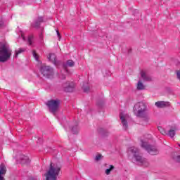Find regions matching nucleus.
Segmentation results:
<instances>
[{
    "instance_id": "1",
    "label": "nucleus",
    "mask_w": 180,
    "mask_h": 180,
    "mask_svg": "<svg viewBox=\"0 0 180 180\" xmlns=\"http://www.w3.org/2000/svg\"><path fill=\"white\" fill-rule=\"evenodd\" d=\"M134 113L136 117H141L143 119L145 122H148L150 117H148V112H147V105L143 102H139L134 106Z\"/></svg>"
},
{
    "instance_id": "2",
    "label": "nucleus",
    "mask_w": 180,
    "mask_h": 180,
    "mask_svg": "<svg viewBox=\"0 0 180 180\" xmlns=\"http://www.w3.org/2000/svg\"><path fill=\"white\" fill-rule=\"evenodd\" d=\"M60 171L61 165L51 162L49 169L44 174L46 180H58L57 177L60 175Z\"/></svg>"
},
{
    "instance_id": "3",
    "label": "nucleus",
    "mask_w": 180,
    "mask_h": 180,
    "mask_svg": "<svg viewBox=\"0 0 180 180\" xmlns=\"http://www.w3.org/2000/svg\"><path fill=\"white\" fill-rule=\"evenodd\" d=\"M12 56V49L6 41L0 42V63H6Z\"/></svg>"
},
{
    "instance_id": "4",
    "label": "nucleus",
    "mask_w": 180,
    "mask_h": 180,
    "mask_svg": "<svg viewBox=\"0 0 180 180\" xmlns=\"http://www.w3.org/2000/svg\"><path fill=\"white\" fill-rule=\"evenodd\" d=\"M45 104L47 105L49 110L52 115L56 116L60 109V105H61V101L59 99H51L48 101Z\"/></svg>"
},
{
    "instance_id": "5",
    "label": "nucleus",
    "mask_w": 180,
    "mask_h": 180,
    "mask_svg": "<svg viewBox=\"0 0 180 180\" xmlns=\"http://www.w3.org/2000/svg\"><path fill=\"white\" fill-rule=\"evenodd\" d=\"M128 151L129 153H131V154L134 155V158H135L136 161L139 162V164H141V165H146V164H148L147 163V160L139 154V148L132 146L129 148Z\"/></svg>"
},
{
    "instance_id": "6",
    "label": "nucleus",
    "mask_w": 180,
    "mask_h": 180,
    "mask_svg": "<svg viewBox=\"0 0 180 180\" xmlns=\"http://www.w3.org/2000/svg\"><path fill=\"white\" fill-rule=\"evenodd\" d=\"M40 72L44 78H47L48 79L54 78V69L51 66H41Z\"/></svg>"
},
{
    "instance_id": "7",
    "label": "nucleus",
    "mask_w": 180,
    "mask_h": 180,
    "mask_svg": "<svg viewBox=\"0 0 180 180\" xmlns=\"http://www.w3.org/2000/svg\"><path fill=\"white\" fill-rule=\"evenodd\" d=\"M141 148H144L150 155H157L159 153L157 147L143 141H141Z\"/></svg>"
},
{
    "instance_id": "8",
    "label": "nucleus",
    "mask_w": 180,
    "mask_h": 180,
    "mask_svg": "<svg viewBox=\"0 0 180 180\" xmlns=\"http://www.w3.org/2000/svg\"><path fill=\"white\" fill-rule=\"evenodd\" d=\"M65 92H73L75 84L72 82H66L63 84Z\"/></svg>"
},
{
    "instance_id": "9",
    "label": "nucleus",
    "mask_w": 180,
    "mask_h": 180,
    "mask_svg": "<svg viewBox=\"0 0 180 180\" xmlns=\"http://www.w3.org/2000/svg\"><path fill=\"white\" fill-rule=\"evenodd\" d=\"M155 106L159 109H163L164 108H169L171 104L168 101H158L155 103Z\"/></svg>"
},
{
    "instance_id": "10",
    "label": "nucleus",
    "mask_w": 180,
    "mask_h": 180,
    "mask_svg": "<svg viewBox=\"0 0 180 180\" xmlns=\"http://www.w3.org/2000/svg\"><path fill=\"white\" fill-rule=\"evenodd\" d=\"M141 78L145 82H151L153 81V78L151 76H150L147 72L144 71L141 72Z\"/></svg>"
},
{
    "instance_id": "11",
    "label": "nucleus",
    "mask_w": 180,
    "mask_h": 180,
    "mask_svg": "<svg viewBox=\"0 0 180 180\" xmlns=\"http://www.w3.org/2000/svg\"><path fill=\"white\" fill-rule=\"evenodd\" d=\"M49 61H51L54 65H58V60H57V56L54 53H49L47 56Z\"/></svg>"
},
{
    "instance_id": "12",
    "label": "nucleus",
    "mask_w": 180,
    "mask_h": 180,
    "mask_svg": "<svg viewBox=\"0 0 180 180\" xmlns=\"http://www.w3.org/2000/svg\"><path fill=\"white\" fill-rule=\"evenodd\" d=\"M6 166L5 164L1 163L0 165V180H5V177H4V175L6 174Z\"/></svg>"
},
{
    "instance_id": "13",
    "label": "nucleus",
    "mask_w": 180,
    "mask_h": 180,
    "mask_svg": "<svg viewBox=\"0 0 180 180\" xmlns=\"http://www.w3.org/2000/svg\"><path fill=\"white\" fill-rule=\"evenodd\" d=\"M44 18L43 17H38L35 20L34 22L31 25L32 27H35V29H39L40 27V23H43Z\"/></svg>"
},
{
    "instance_id": "14",
    "label": "nucleus",
    "mask_w": 180,
    "mask_h": 180,
    "mask_svg": "<svg viewBox=\"0 0 180 180\" xmlns=\"http://www.w3.org/2000/svg\"><path fill=\"white\" fill-rule=\"evenodd\" d=\"M20 160L22 165H27V164H30V159L25 155H21L20 156Z\"/></svg>"
},
{
    "instance_id": "15",
    "label": "nucleus",
    "mask_w": 180,
    "mask_h": 180,
    "mask_svg": "<svg viewBox=\"0 0 180 180\" xmlns=\"http://www.w3.org/2000/svg\"><path fill=\"white\" fill-rule=\"evenodd\" d=\"M120 117L124 130H127L128 124H127V120H126V115H123V114L121 113L120 115Z\"/></svg>"
},
{
    "instance_id": "16",
    "label": "nucleus",
    "mask_w": 180,
    "mask_h": 180,
    "mask_svg": "<svg viewBox=\"0 0 180 180\" xmlns=\"http://www.w3.org/2000/svg\"><path fill=\"white\" fill-rule=\"evenodd\" d=\"M75 65V63L73 62L72 60H67L66 63L63 64V68L65 72H68V70H67V67H74Z\"/></svg>"
},
{
    "instance_id": "17",
    "label": "nucleus",
    "mask_w": 180,
    "mask_h": 180,
    "mask_svg": "<svg viewBox=\"0 0 180 180\" xmlns=\"http://www.w3.org/2000/svg\"><path fill=\"white\" fill-rule=\"evenodd\" d=\"M26 51V49L25 48H20L18 50L15 51V54H14V58H18V56L19 54H22V53H25Z\"/></svg>"
},
{
    "instance_id": "18",
    "label": "nucleus",
    "mask_w": 180,
    "mask_h": 180,
    "mask_svg": "<svg viewBox=\"0 0 180 180\" xmlns=\"http://www.w3.org/2000/svg\"><path fill=\"white\" fill-rule=\"evenodd\" d=\"M136 89H138V91H143V90L146 89V86H144L143 82H141V80H139L138 82L137 86H136Z\"/></svg>"
},
{
    "instance_id": "19",
    "label": "nucleus",
    "mask_w": 180,
    "mask_h": 180,
    "mask_svg": "<svg viewBox=\"0 0 180 180\" xmlns=\"http://www.w3.org/2000/svg\"><path fill=\"white\" fill-rule=\"evenodd\" d=\"M72 132L73 134H78L79 129H78V123L75 122V125L71 128Z\"/></svg>"
},
{
    "instance_id": "20",
    "label": "nucleus",
    "mask_w": 180,
    "mask_h": 180,
    "mask_svg": "<svg viewBox=\"0 0 180 180\" xmlns=\"http://www.w3.org/2000/svg\"><path fill=\"white\" fill-rule=\"evenodd\" d=\"M99 133L100 134H102V136H109V131L104 129L103 128H101L99 129Z\"/></svg>"
},
{
    "instance_id": "21",
    "label": "nucleus",
    "mask_w": 180,
    "mask_h": 180,
    "mask_svg": "<svg viewBox=\"0 0 180 180\" xmlns=\"http://www.w3.org/2000/svg\"><path fill=\"white\" fill-rule=\"evenodd\" d=\"M172 157L175 162H179L180 164V155H176L175 153H173Z\"/></svg>"
},
{
    "instance_id": "22",
    "label": "nucleus",
    "mask_w": 180,
    "mask_h": 180,
    "mask_svg": "<svg viewBox=\"0 0 180 180\" xmlns=\"http://www.w3.org/2000/svg\"><path fill=\"white\" fill-rule=\"evenodd\" d=\"M115 169V166L113 165H110V168L109 169H107L105 170V174L106 175H110V172H112V171H113Z\"/></svg>"
},
{
    "instance_id": "23",
    "label": "nucleus",
    "mask_w": 180,
    "mask_h": 180,
    "mask_svg": "<svg viewBox=\"0 0 180 180\" xmlns=\"http://www.w3.org/2000/svg\"><path fill=\"white\" fill-rule=\"evenodd\" d=\"M175 134H176V133L174 129H170L168 132V136H169V137H172V138H173L175 136Z\"/></svg>"
},
{
    "instance_id": "24",
    "label": "nucleus",
    "mask_w": 180,
    "mask_h": 180,
    "mask_svg": "<svg viewBox=\"0 0 180 180\" xmlns=\"http://www.w3.org/2000/svg\"><path fill=\"white\" fill-rule=\"evenodd\" d=\"M158 129L161 133V134H167V131H165V129H164V128H162V127H158Z\"/></svg>"
},
{
    "instance_id": "25",
    "label": "nucleus",
    "mask_w": 180,
    "mask_h": 180,
    "mask_svg": "<svg viewBox=\"0 0 180 180\" xmlns=\"http://www.w3.org/2000/svg\"><path fill=\"white\" fill-rule=\"evenodd\" d=\"M28 43H29L30 46H32V44L33 43V35H30L28 37Z\"/></svg>"
},
{
    "instance_id": "26",
    "label": "nucleus",
    "mask_w": 180,
    "mask_h": 180,
    "mask_svg": "<svg viewBox=\"0 0 180 180\" xmlns=\"http://www.w3.org/2000/svg\"><path fill=\"white\" fill-rule=\"evenodd\" d=\"M104 103H105V101H97L96 105H97V106H98V108H102V106H103Z\"/></svg>"
},
{
    "instance_id": "27",
    "label": "nucleus",
    "mask_w": 180,
    "mask_h": 180,
    "mask_svg": "<svg viewBox=\"0 0 180 180\" xmlns=\"http://www.w3.org/2000/svg\"><path fill=\"white\" fill-rule=\"evenodd\" d=\"M32 56L37 61V60H39V55H37V53H36V51H32Z\"/></svg>"
},
{
    "instance_id": "28",
    "label": "nucleus",
    "mask_w": 180,
    "mask_h": 180,
    "mask_svg": "<svg viewBox=\"0 0 180 180\" xmlns=\"http://www.w3.org/2000/svg\"><path fill=\"white\" fill-rule=\"evenodd\" d=\"M4 26V20H2V18H0V29H2Z\"/></svg>"
},
{
    "instance_id": "29",
    "label": "nucleus",
    "mask_w": 180,
    "mask_h": 180,
    "mask_svg": "<svg viewBox=\"0 0 180 180\" xmlns=\"http://www.w3.org/2000/svg\"><path fill=\"white\" fill-rule=\"evenodd\" d=\"M177 79L180 82V70L176 72Z\"/></svg>"
},
{
    "instance_id": "30",
    "label": "nucleus",
    "mask_w": 180,
    "mask_h": 180,
    "mask_svg": "<svg viewBox=\"0 0 180 180\" xmlns=\"http://www.w3.org/2000/svg\"><path fill=\"white\" fill-rule=\"evenodd\" d=\"M101 158H102V155H98L96 156L95 160L96 161H99V160H101Z\"/></svg>"
},
{
    "instance_id": "31",
    "label": "nucleus",
    "mask_w": 180,
    "mask_h": 180,
    "mask_svg": "<svg viewBox=\"0 0 180 180\" xmlns=\"http://www.w3.org/2000/svg\"><path fill=\"white\" fill-rule=\"evenodd\" d=\"M84 92L88 93L89 92V86H86L83 88Z\"/></svg>"
},
{
    "instance_id": "32",
    "label": "nucleus",
    "mask_w": 180,
    "mask_h": 180,
    "mask_svg": "<svg viewBox=\"0 0 180 180\" xmlns=\"http://www.w3.org/2000/svg\"><path fill=\"white\" fill-rule=\"evenodd\" d=\"M56 33H57V36L59 39H61V34H60V32H58V30H56Z\"/></svg>"
},
{
    "instance_id": "33",
    "label": "nucleus",
    "mask_w": 180,
    "mask_h": 180,
    "mask_svg": "<svg viewBox=\"0 0 180 180\" xmlns=\"http://www.w3.org/2000/svg\"><path fill=\"white\" fill-rule=\"evenodd\" d=\"M60 79H65V75H63V74L60 75Z\"/></svg>"
},
{
    "instance_id": "34",
    "label": "nucleus",
    "mask_w": 180,
    "mask_h": 180,
    "mask_svg": "<svg viewBox=\"0 0 180 180\" xmlns=\"http://www.w3.org/2000/svg\"><path fill=\"white\" fill-rule=\"evenodd\" d=\"M39 39H41V40H42V39H43V34H41L39 35Z\"/></svg>"
},
{
    "instance_id": "35",
    "label": "nucleus",
    "mask_w": 180,
    "mask_h": 180,
    "mask_svg": "<svg viewBox=\"0 0 180 180\" xmlns=\"http://www.w3.org/2000/svg\"><path fill=\"white\" fill-rule=\"evenodd\" d=\"M29 180H37V179H35V178L31 177V178H30V179H29Z\"/></svg>"
},
{
    "instance_id": "36",
    "label": "nucleus",
    "mask_w": 180,
    "mask_h": 180,
    "mask_svg": "<svg viewBox=\"0 0 180 180\" xmlns=\"http://www.w3.org/2000/svg\"><path fill=\"white\" fill-rule=\"evenodd\" d=\"M23 40H25V37H22Z\"/></svg>"
},
{
    "instance_id": "37",
    "label": "nucleus",
    "mask_w": 180,
    "mask_h": 180,
    "mask_svg": "<svg viewBox=\"0 0 180 180\" xmlns=\"http://www.w3.org/2000/svg\"><path fill=\"white\" fill-rule=\"evenodd\" d=\"M39 140L40 141H41V139H39Z\"/></svg>"
},
{
    "instance_id": "38",
    "label": "nucleus",
    "mask_w": 180,
    "mask_h": 180,
    "mask_svg": "<svg viewBox=\"0 0 180 180\" xmlns=\"http://www.w3.org/2000/svg\"><path fill=\"white\" fill-rule=\"evenodd\" d=\"M178 146H179V147H180V144L179 143H178Z\"/></svg>"
}]
</instances>
